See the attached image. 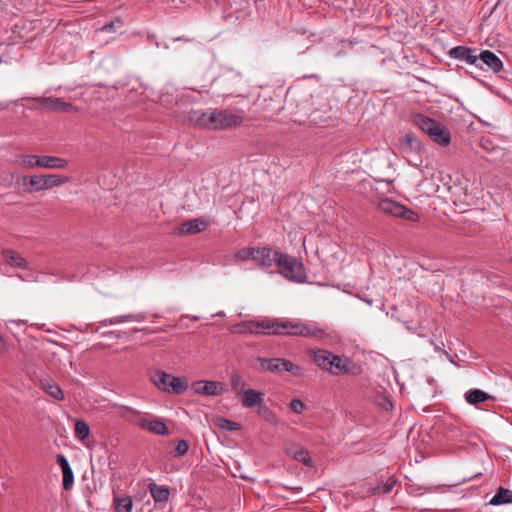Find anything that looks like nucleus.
<instances>
[{"label":"nucleus","mask_w":512,"mask_h":512,"mask_svg":"<svg viewBox=\"0 0 512 512\" xmlns=\"http://www.w3.org/2000/svg\"><path fill=\"white\" fill-rule=\"evenodd\" d=\"M230 331L234 334L287 335L306 338H322L327 335L326 329L315 321L279 318L244 321L231 326Z\"/></svg>","instance_id":"f257e3e1"},{"label":"nucleus","mask_w":512,"mask_h":512,"mask_svg":"<svg viewBox=\"0 0 512 512\" xmlns=\"http://www.w3.org/2000/svg\"><path fill=\"white\" fill-rule=\"evenodd\" d=\"M277 268L278 272L289 281L303 283L307 279L303 263L286 253L282 252L280 255Z\"/></svg>","instance_id":"f03ea898"},{"label":"nucleus","mask_w":512,"mask_h":512,"mask_svg":"<svg viewBox=\"0 0 512 512\" xmlns=\"http://www.w3.org/2000/svg\"><path fill=\"white\" fill-rule=\"evenodd\" d=\"M21 166L26 168H46V169H65L68 166V161L64 158L49 155H33L26 154L19 158Z\"/></svg>","instance_id":"7ed1b4c3"},{"label":"nucleus","mask_w":512,"mask_h":512,"mask_svg":"<svg viewBox=\"0 0 512 512\" xmlns=\"http://www.w3.org/2000/svg\"><path fill=\"white\" fill-rule=\"evenodd\" d=\"M152 383L160 390L168 393L181 394L188 388L181 378L172 376L162 370H156L150 374Z\"/></svg>","instance_id":"20e7f679"},{"label":"nucleus","mask_w":512,"mask_h":512,"mask_svg":"<svg viewBox=\"0 0 512 512\" xmlns=\"http://www.w3.org/2000/svg\"><path fill=\"white\" fill-rule=\"evenodd\" d=\"M378 209L380 212L388 216L400 217L412 222L419 220L417 212L389 198L380 199L378 202Z\"/></svg>","instance_id":"39448f33"},{"label":"nucleus","mask_w":512,"mask_h":512,"mask_svg":"<svg viewBox=\"0 0 512 512\" xmlns=\"http://www.w3.org/2000/svg\"><path fill=\"white\" fill-rule=\"evenodd\" d=\"M257 361L261 364V367L265 371L269 372H288L293 376H302V368L298 365L293 364L290 360L284 358H264L258 357Z\"/></svg>","instance_id":"423d86ee"},{"label":"nucleus","mask_w":512,"mask_h":512,"mask_svg":"<svg viewBox=\"0 0 512 512\" xmlns=\"http://www.w3.org/2000/svg\"><path fill=\"white\" fill-rule=\"evenodd\" d=\"M282 252L273 250L272 248L258 247L255 256V263L261 269H269L278 265V259Z\"/></svg>","instance_id":"0eeeda50"},{"label":"nucleus","mask_w":512,"mask_h":512,"mask_svg":"<svg viewBox=\"0 0 512 512\" xmlns=\"http://www.w3.org/2000/svg\"><path fill=\"white\" fill-rule=\"evenodd\" d=\"M219 110H207L204 112L194 111L191 120L195 123V125L211 130L218 129V121H219Z\"/></svg>","instance_id":"6e6552de"},{"label":"nucleus","mask_w":512,"mask_h":512,"mask_svg":"<svg viewBox=\"0 0 512 512\" xmlns=\"http://www.w3.org/2000/svg\"><path fill=\"white\" fill-rule=\"evenodd\" d=\"M39 106L48 111L73 113L77 111V108L71 103L65 102L58 97H41L38 99Z\"/></svg>","instance_id":"1a4fd4ad"},{"label":"nucleus","mask_w":512,"mask_h":512,"mask_svg":"<svg viewBox=\"0 0 512 512\" xmlns=\"http://www.w3.org/2000/svg\"><path fill=\"white\" fill-rule=\"evenodd\" d=\"M448 55L456 60L463 61L467 64L474 65L477 68L485 69L479 63H477V54H475V49L468 46H456L450 49Z\"/></svg>","instance_id":"9d476101"},{"label":"nucleus","mask_w":512,"mask_h":512,"mask_svg":"<svg viewBox=\"0 0 512 512\" xmlns=\"http://www.w3.org/2000/svg\"><path fill=\"white\" fill-rule=\"evenodd\" d=\"M477 58V63L482 67L485 65L486 70H491L494 73H499L503 70L502 60L490 50H482L480 54L477 55Z\"/></svg>","instance_id":"9b49d317"},{"label":"nucleus","mask_w":512,"mask_h":512,"mask_svg":"<svg viewBox=\"0 0 512 512\" xmlns=\"http://www.w3.org/2000/svg\"><path fill=\"white\" fill-rule=\"evenodd\" d=\"M330 366L328 372L334 376L345 375L351 372L353 363L352 361L344 356L334 355L331 357Z\"/></svg>","instance_id":"f8f14e48"},{"label":"nucleus","mask_w":512,"mask_h":512,"mask_svg":"<svg viewBox=\"0 0 512 512\" xmlns=\"http://www.w3.org/2000/svg\"><path fill=\"white\" fill-rule=\"evenodd\" d=\"M307 353L320 369L327 372L328 369H331L330 363H332L331 357H334L333 353L325 349H309Z\"/></svg>","instance_id":"ddd939ff"},{"label":"nucleus","mask_w":512,"mask_h":512,"mask_svg":"<svg viewBox=\"0 0 512 512\" xmlns=\"http://www.w3.org/2000/svg\"><path fill=\"white\" fill-rule=\"evenodd\" d=\"M209 226L210 222L206 218L199 217L184 222L179 228V232L181 234L192 235L206 230Z\"/></svg>","instance_id":"4468645a"},{"label":"nucleus","mask_w":512,"mask_h":512,"mask_svg":"<svg viewBox=\"0 0 512 512\" xmlns=\"http://www.w3.org/2000/svg\"><path fill=\"white\" fill-rule=\"evenodd\" d=\"M241 403L245 408H259L264 404V393L254 389H246L242 392Z\"/></svg>","instance_id":"2eb2a0df"},{"label":"nucleus","mask_w":512,"mask_h":512,"mask_svg":"<svg viewBox=\"0 0 512 512\" xmlns=\"http://www.w3.org/2000/svg\"><path fill=\"white\" fill-rule=\"evenodd\" d=\"M427 135L437 144L448 146L451 141L450 132L441 123L436 122L435 127Z\"/></svg>","instance_id":"dca6fc26"},{"label":"nucleus","mask_w":512,"mask_h":512,"mask_svg":"<svg viewBox=\"0 0 512 512\" xmlns=\"http://www.w3.org/2000/svg\"><path fill=\"white\" fill-rule=\"evenodd\" d=\"M148 415V413H142L130 407H124L121 412V417L123 419L140 427L141 429L144 428Z\"/></svg>","instance_id":"f3484780"},{"label":"nucleus","mask_w":512,"mask_h":512,"mask_svg":"<svg viewBox=\"0 0 512 512\" xmlns=\"http://www.w3.org/2000/svg\"><path fill=\"white\" fill-rule=\"evenodd\" d=\"M143 429L160 436H164L169 433V429L163 420L152 414L148 415Z\"/></svg>","instance_id":"a211bd4d"},{"label":"nucleus","mask_w":512,"mask_h":512,"mask_svg":"<svg viewBox=\"0 0 512 512\" xmlns=\"http://www.w3.org/2000/svg\"><path fill=\"white\" fill-rule=\"evenodd\" d=\"M18 183L22 185L25 193H33L43 190L41 175H23L18 178Z\"/></svg>","instance_id":"6ab92c4d"},{"label":"nucleus","mask_w":512,"mask_h":512,"mask_svg":"<svg viewBox=\"0 0 512 512\" xmlns=\"http://www.w3.org/2000/svg\"><path fill=\"white\" fill-rule=\"evenodd\" d=\"M218 129H228L242 125L243 118L228 111L219 110Z\"/></svg>","instance_id":"aec40b11"},{"label":"nucleus","mask_w":512,"mask_h":512,"mask_svg":"<svg viewBox=\"0 0 512 512\" xmlns=\"http://www.w3.org/2000/svg\"><path fill=\"white\" fill-rule=\"evenodd\" d=\"M396 484V480L393 478H389L387 481H381L377 485L369 486L365 492L363 497H370L374 495H385L390 493Z\"/></svg>","instance_id":"412c9836"},{"label":"nucleus","mask_w":512,"mask_h":512,"mask_svg":"<svg viewBox=\"0 0 512 512\" xmlns=\"http://www.w3.org/2000/svg\"><path fill=\"white\" fill-rule=\"evenodd\" d=\"M218 386V382L200 380L193 384V390L196 394L213 396L221 393V391L218 390Z\"/></svg>","instance_id":"4be33fe9"},{"label":"nucleus","mask_w":512,"mask_h":512,"mask_svg":"<svg viewBox=\"0 0 512 512\" xmlns=\"http://www.w3.org/2000/svg\"><path fill=\"white\" fill-rule=\"evenodd\" d=\"M147 314L144 312H140L137 314H127V315H121V316H115L109 319H105L101 321V325L108 326V325H115L120 324L124 322H142L146 320Z\"/></svg>","instance_id":"5701e85b"},{"label":"nucleus","mask_w":512,"mask_h":512,"mask_svg":"<svg viewBox=\"0 0 512 512\" xmlns=\"http://www.w3.org/2000/svg\"><path fill=\"white\" fill-rule=\"evenodd\" d=\"M465 401L470 405H477L487 400H494L495 397L480 389H470L464 394Z\"/></svg>","instance_id":"b1692460"},{"label":"nucleus","mask_w":512,"mask_h":512,"mask_svg":"<svg viewBox=\"0 0 512 512\" xmlns=\"http://www.w3.org/2000/svg\"><path fill=\"white\" fill-rule=\"evenodd\" d=\"M41 177L43 190L52 189L70 181V177L58 174H42Z\"/></svg>","instance_id":"393cba45"},{"label":"nucleus","mask_w":512,"mask_h":512,"mask_svg":"<svg viewBox=\"0 0 512 512\" xmlns=\"http://www.w3.org/2000/svg\"><path fill=\"white\" fill-rule=\"evenodd\" d=\"M148 490L156 503H166L169 499L170 491L166 486L150 483Z\"/></svg>","instance_id":"a878e982"},{"label":"nucleus","mask_w":512,"mask_h":512,"mask_svg":"<svg viewBox=\"0 0 512 512\" xmlns=\"http://www.w3.org/2000/svg\"><path fill=\"white\" fill-rule=\"evenodd\" d=\"M489 504L492 506L512 504V491L499 487L495 495L490 499Z\"/></svg>","instance_id":"bb28decb"},{"label":"nucleus","mask_w":512,"mask_h":512,"mask_svg":"<svg viewBox=\"0 0 512 512\" xmlns=\"http://www.w3.org/2000/svg\"><path fill=\"white\" fill-rule=\"evenodd\" d=\"M112 506L115 512H131L133 508V501L128 495L114 496Z\"/></svg>","instance_id":"cd10ccee"},{"label":"nucleus","mask_w":512,"mask_h":512,"mask_svg":"<svg viewBox=\"0 0 512 512\" xmlns=\"http://www.w3.org/2000/svg\"><path fill=\"white\" fill-rule=\"evenodd\" d=\"M3 256H4V259L6 260V262L13 267L23 268V269L27 267L26 260L23 257H21L20 254H18L17 252H15L13 250H5L3 252Z\"/></svg>","instance_id":"c85d7f7f"},{"label":"nucleus","mask_w":512,"mask_h":512,"mask_svg":"<svg viewBox=\"0 0 512 512\" xmlns=\"http://www.w3.org/2000/svg\"><path fill=\"white\" fill-rule=\"evenodd\" d=\"M41 388L54 399L61 401L64 399V393L58 384L52 381H44L41 383Z\"/></svg>","instance_id":"c756f323"},{"label":"nucleus","mask_w":512,"mask_h":512,"mask_svg":"<svg viewBox=\"0 0 512 512\" xmlns=\"http://www.w3.org/2000/svg\"><path fill=\"white\" fill-rule=\"evenodd\" d=\"M435 121L434 119L425 116L423 114H417L414 117V123L417 127H419L423 132L426 134L431 131L433 127H435Z\"/></svg>","instance_id":"7c9ffc66"},{"label":"nucleus","mask_w":512,"mask_h":512,"mask_svg":"<svg viewBox=\"0 0 512 512\" xmlns=\"http://www.w3.org/2000/svg\"><path fill=\"white\" fill-rule=\"evenodd\" d=\"M258 415L270 425L275 426L279 423L278 416L264 404L258 408Z\"/></svg>","instance_id":"2f4dec72"},{"label":"nucleus","mask_w":512,"mask_h":512,"mask_svg":"<svg viewBox=\"0 0 512 512\" xmlns=\"http://www.w3.org/2000/svg\"><path fill=\"white\" fill-rule=\"evenodd\" d=\"M258 247H246L235 252L234 257L241 261L253 260L255 262Z\"/></svg>","instance_id":"473e14b6"},{"label":"nucleus","mask_w":512,"mask_h":512,"mask_svg":"<svg viewBox=\"0 0 512 512\" xmlns=\"http://www.w3.org/2000/svg\"><path fill=\"white\" fill-rule=\"evenodd\" d=\"M90 428L83 420H77L75 423V436L79 440H84L89 436Z\"/></svg>","instance_id":"72a5a7b5"},{"label":"nucleus","mask_w":512,"mask_h":512,"mask_svg":"<svg viewBox=\"0 0 512 512\" xmlns=\"http://www.w3.org/2000/svg\"><path fill=\"white\" fill-rule=\"evenodd\" d=\"M217 425L220 429H223L225 431H236L241 428L240 423L231 421L223 417L217 419Z\"/></svg>","instance_id":"f704fd0d"},{"label":"nucleus","mask_w":512,"mask_h":512,"mask_svg":"<svg viewBox=\"0 0 512 512\" xmlns=\"http://www.w3.org/2000/svg\"><path fill=\"white\" fill-rule=\"evenodd\" d=\"M231 387L234 392H242L245 390L246 383L238 373H233L230 378Z\"/></svg>","instance_id":"c9c22d12"},{"label":"nucleus","mask_w":512,"mask_h":512,"mask_svg":"<svg viewBox=\"0 0 512 512\" xmlns=\"http://www.w3.org/2000/svg\"><path fill=\"white\" fill-rule=\"evenodd\" d=\"M189 449V444L186 440H179L176 443L174 450L171 452L172 456L177 458L185 455Z\"/></svg>","instance_id":"e433bc0d"},{"label":"nucleus","mask_w":512,"mask_h":512,"mask_svg":"<svg viewBox=\"0 0 512 512\" xmlns=\"http://www.w3.org/2000/svg\"><path fill=\"white\" fill-rule=\"evenodd\" d=\"M63 475V488L65 490H70L74 484V474L72 469L62 471Z\"/></svg>","instance_id":"4c0bfd02"},{"label":"nucleus","mask_w":512,"mask_h":512,"mask_svg":"<svg viewBox=\"0 0 512 512\" xmlns=\"http://www.w3.org/2000/svg\"><path fill=\"white\" fill-rule=\"evenodd\" d=\"M294 459L306 465L311 463V458L308 451L303 448L297 450V453L294 454Z\"/></svg>","instance_id":"58836bf2"},{"label":"nucleus","mask_w":512,"mask_h":512,"mask_svg":"<svg viewBox=\"0 0 512 512\" xmlns=\"http://www.w3.org/2000/svg\"><path fill=\"white\" fill-rule=\"evenodd\" d=\"M290 407H291L292 411L297 414L303 413V411L306 408L305 404L300 399H293L290 402Z\"/></svg>","instance_id":"ea45409f"},{"label":"nucleus","mask_w":512,"mask_h":512,"mask_svg":"<svg viewBox=\"0 0 512 512\" xmlns=\"http://www.w3.org/2000/svg\"><path fill=\"white\" fill-rule=\"evenodd\" d=\"M122 26V23L120 20L117 21H111L108 24H105L101 30L104 32H115L117 28H120Z\"/></svg>","instance_id":"a19ab883"},{"label":"nucleus","mask_w":512,"mask_h":512,"mask_svg":"<svg viewBox=\"0 0 512 512\" xmlns=\"http://www.w3.org/2000/svg\"><path fill=\"white\" fill-rule=\"evenodd\" d=\"M406 143L411 147V149L413 150H419L420 148V142L418 141V139L412 135V134H407L406 135Z\"/></svg>","instance_id":"79ce46f5"},{"label":"nucleus","mask_w":512,"mask_h":512,"mask_svg":"<svg viewBox=\"0 0 512 512\" xmlns=\"http://www.w3.org/2000/svg\"><path fill=\"white\" fill-rule=\"evenodd\" d=\"M301 447H299L298 445L294 444V443H286L285 444V451L287 453L288 456L292 457L294 459V454L297 453V450H300Z\"/></svg>","instance_id":"37998d69"},{"label":"nucleus","mask_w":512,"mask_h":512,"mask_svg":"<svg viewBox=\"0 0 512 512\" xmlns=\"http://www.w3.org/2000/svg\"><path fill=\"white\" fill-rule=\"evenodd\" d=\"M57 463L60 466L61 470H68L71 468L67 458L63 454L57 455Z\"/></svg>","instance_id":"c03bdc74"},{"label":"nucleus","mask_w":512,"mask_h":512,"mask_svg":"<svg viewBox=\"0 0 512 512\" xmlns=\"http://www.w3.org/2000/svg\"><path fill=\"white\" fill-rule=\"evenodd\" d=\"M57 463L60 466L61 470H68L71 468L67 458L63 454L57 455Z\"/></svg>","instance_id":"a18cd8bd"},{"label":"nucleus","mask_w":512,"mask_h":512,"mask_svg":"<svg viewBox=\"0 0 512 512\" xmlns=\"http://www.w3.org/2000/svg\"><path fill=\"white\" fill-rule=\"evenodd\" d=\"M0 343H3V338L1 335H0Z\"/></svg>","instance_id":"49530a36"}]
</instances>
